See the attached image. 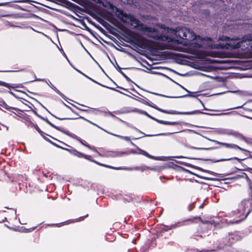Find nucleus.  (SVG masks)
I'll return each instance as SVG.
<instances>
[{
	"label": "nucleus",
	"mask_w": 252,
	"mask_h": 252,
	"mask_svg": "<svg viewBox=\"0 0 252 252\" xmlns=\"http://www.w3.org/2000/svg\"><path fill=\"white\" fill-rule=\"evenodd\" d=\"M250 196L249 198L243 200L238 204V208L230 213L231 216H236V217L233 220L226 219V223L228 224L238 223L247 217L252 211V191H250Z\"/></svg>",
	"instance_id": "1"
},
{
	"label": "nucleus",
	"mask_w": 252,
	"mask_h": 252,
	"mask_svg": "<svg viewBox=\"0 0 252 252\" xmlns=\"http://www.w3.org/2000/svg\"><path fill=\"white\" fill-rule=\"evenodd\" d=\"M115 13L122 22L130 24L134 29H136L145 32L153 33L156 32L155 29L147 27L141 23L139 20L136 19L133 16L124 13L122 10L117 7L115 8Z\"/></svg>",
	"instance_id": "2"
},
{
	"label": "nucleus",
	"mask_w": 252,
	"mask_h": 252,
	"mask_svg": "<svg viewBox=\"0 0 252 252\" xmlns=\"http://www.w3.org/2000/svg\"><path fill=\"white\" fill-rule=\"evenodd\" d=\"M171 30L172 33L183 39L191 41L196 38V35L193 32L187 27H177Z\"/></svg>",
	"instance_id": "3"
},
{
	"label": "nucleus",
	"mask_w": 252,
	"mask_h": 252,
	"mask_svg": "<svg viewBox=\"0 0 252 252\" xmlns=\"http://www.w3.org/2000/svg\"><path fill=\"white\" fill-rule=\"evenodd\" d=\"M198 221H200L202 222V223H205V224H214V226L216 225V223L214 221V220H205L203 221L201 220L200 217H193L191 218L188 219L187 220H184V221L182 222H178V223H176L174 224H172L170 226H164L165 228V230L167 231L168 230H170L173 228H175L177 227L181 226L182 225H186L187 224V222L189 221L190 223H194L197 222Z\"/></svg>",
	"instance_id": "4"
},
{
	"label": "nucleus",
	"mask_w": 252,
	"mask_h": 252,
	"mask_svg": "<svg viewBox=\"0 0 252 252\" xmlns=\"http://www.w3.org/2000/svg\"><path fill=\"white\" fill-rule=\"evenodd\" d=\"M154 108L158 110L159 111H160L161 112H163L164 113L168 114H174V115H194V114H206V115H215V114H211L208 113L206 112H201L200 110H196L192 111H188V112H179L175 110H166L162 109L158 107H157L156 105H155V107H154Z\"/></svg>",
	"instance_id": "5"
},
{
	"label": "nucleus",
	"mask_w": 252,
	"mask_h": 252,
	"mask_svg": "<svg viewBox=\"0 0 252 252\" xmlns=\"http://www.w3.org/2000/svg\"><path fill=\"white\" fill-rule=\"evenodd\" d=\"M227 45L230 46L231 49H236L241 48L243 46L245 47L246 45H248V48L250 49L249 46H250L251 49H252V40H241L239 41H231Z\"/></svg>",
	"instance_id": "6"
},
{
	"label": "nucleus",
	"mask_w": 252,
	"mask_h": 252,
	"mask_svg": "<svg viewBox=\"0 0 252 252\" xmlns=\"http://www.w3.org/2000/svg\"><path fill=\"white\" fill-rule=\"evenodd\" d=\"M209 140L211 141H212L217 144H219V145H220L221 146H222L224 147H225L226 148H228V149H239V150H242V151H248L247 150L238 146V145L235 144H233V143H224V142H220V141H218L217 140H212V139H208Z\"/></svg>",
	"instance_id": "7"
},
{
	"label": "nucleus",
	"mask_w": 252,
	"mask_h": 252,
	"mask_svg": "<svg viewBox=\"0 0 252 252\" xmlns=\"http://www.w3.org/2000/svg\"><path fill=\"white\" fill-rule=\"evenodd\" d=\"M240 239V237L236 232L229 234L226 238V240L227 241L228 245L233 244Z\"/></svg>",
	"instance_id": "8"
},
{
	"label": "nucleus",
	"mask_w": 252,
	"mask_h": 252,
	"mask_svg": "<svg viewBox=\"0 0 252 252\" xmlns=\"http://www.w3.org/2000/svg\"><path fill=\"white\" fill-rule=\"evenodd\" d=\"M192 45L193 43H188L185 42L182 45H178L177 49L180 51L189 52L192 47H195V46H192Z\"/></svg>",
	"instance_id": "9"
},
{
	"label": "nucleus",
	"mask_w": 252,
	"mask_h": 252,
	"mask_svg": "<svg viewBox=\"0 0 252 252\" xmlns=\"http://www.w3.org/2000/svg\"><path fill=\"white\" fill-rule=\"evenodd\" d=\"M136 154V152L132 150L130 151H113V156L112 158H116V157H120L122 156L123 155H128L129 154Z\"/></svg>",
	"instance_id": "10"
},
{
	"label": "nucleus",
	"mask_w": 252,
	"mask_h": 252,
	"mask_svg": "<svg viewBox=\"0 0 252 252\" xmlns=\"http://www.w3.org/2000/svg\"><path fill=\"white\" fill-rule=\"evenodd\" d=\"M44 121H45L47 124H48L49 125H50L52 127L55 128L56 129L59 130V131H60L62 132H63V133H65L66 134V135H70V134H69V131H67V130H65L63 129H62L61 127L58 126H55V125H54L53 124H52L51 122H50L47 118H45L44 120Z\"/></svg>",
	"instance_id": "11"
},
{
	"label": "nucleus",
	"mask_w": 252,
	"mask_h": 252,
	"mask_svg": "<svg viewBox=\"0 0 252 252\" xmlns=\"http://www.w3.org/2000/svg\"><path fill=\"white\" fill-rule=\"evenodd\" d=\"M78 71L79 72H80V73H81L82 74H83L84 76H85L86 77H87V78H88L89 79L91 80V81H92L93 82H94L95 83H96L99 85H101V86H103L104 87H106L107 88H108L110 90H113V91H115L116 92H119L121 94H124L123 93L121 92V91H119V90H117L116 89H115V88H112V87H107L106 86H104V85H101L100 84V83H98L97 82H96V81L94 80V79L91 78L90 77H88V76H87L86 75H85V74H84L83 73L81 72L80 71H79L78 70Z\"/></svg>",
	"instance_id": "12"
},
{
	"label": "nucleus",
	"mask_w": 252,
	"mask_h": 252,
	"mask_svg": "<svg viewBox=\"0 0 252 252\" xmlns=\"http://www.w3.org/2000/svg\"><path fill=\"white\" fill-rule=\"evenodd\" d=\"M134 170H140L141 171H145L146 170H154V169L153 168H152V167H148L147 166H146V165H142V166H135L133 168Z\"/></svg>",
	"instance_id": "13"
},
{
	"label": "nucleus",
	"mask_w": 252,
	"mask_h": 252,
	"mask_svg": "<svg viewBox=\"0 0 252 252\" xmlns=\"http://www.w3.org/2000/svg\"><path fill=\"white\" fill-rule=\"evenodd\" d=\"M116 65L115 66L117 70L126 79L127 81H131L130 79L127 77L123 71H122V68L119 66L117 62H116Z\"/></svg>",
	"instance_id": "14"
},
{
	"label": "nucleus",
	"mask_w": 252,
	"mask_h": 252,
	"mask_svg": "<svg viewBox=\"0 0 252 252\" xmlns=\"http://www.w3.org/2000/svg\"><path fill=\"white\" fill-rule=\"evenodd\" d=\"M138 150L139 151L140 153L139 154H141V155H143L146 157H147V158H151V159H157V158L153 156H151L150 155V154H149L147 152L142 150V149H140L139 148H138Z\"/></svg>",
	"instance_id": "15"
},
{
	"label": "nucleus",
	"mask_w": 252,
	"mask_h": 252,
	"mask_svg": "<svg viewBox=\"0 0 252 252\" xmlns=\"http://www.w3.org/2000/svg\"><path fill=\"white\" fill-rule=\"evenodd\" d=\"M79 141L82 144L84 145L85 146L87 147L89 149H90V150L93 151L94 152H95L96 153V154L98 156H102L101 154L100 153H99L94 147H92L90 146L89 144L85 143H83L80 140H79Z\"/></svg>",
	"instance_id": "16"
},
{
	"label": "nucleus",
	"mask_w": 252,
	"mask_h": 252,
	"mask_svg": "<svg viewBox=\"0 0 252 252\" xmlns=\"http://www.w3.org/2000/svg\"><path fill=\"white\" fill-rule=\"evenodd\" d=\"M159 123L163 125H178L180 124V122H168V121H159Z\"/></svg>",
	"instance_id": "17"
},
{
	"label": "nucleus",
	"mask_w": 252,
	"mask_h": 252,
	"mask_svg": "<svg viewBox=\"0 0 252 252\" xmlns=\"http://www.w3.org/2000/svg\"><path fill=\"white\" fill-rule=\"evenodd\" d=\"M43 137L44 138V139L45 140H46L48 142H49L50 143H51L52 145H53L54 146L59 148H61V149H62L63 150H66L67 151H69V149H66V148H63L61 146H60V145L53 142L52 141H51L49 139H48V138H47L46 137H45V136H43Z\"/></svg>",
	"instance_id": "18"
},
{
	"label": "nucleus",
	"mask_w": 252,
	"mask_h": 252,
	"mask_svg": "<svg viewBox=\"0 0 252 252\" xmlns=\"http://www.w3.org/2000/svg\"><path fill=\"white\" fill-rule=\"evenodd\" d=\"M225 134H227L228 135H234V136L236 137H238L239 138H241L245 141H246V138L243 136L242 135L240 134V133H237V132H234V133H233V132H227V133H225Z\"/></svg>",
	"instance_id": "19"
},
{
	"label": "nucleus",
	"mask_w": 252,
	"mask_h": 252,
	"mask_svg": "<svg viewBox=\"0 0 252 252\" xmlns=\"http://www.w3.org/2000/svg\"><path fill=\"white\" fill-rule=\"evenodd\" d=\"M102 156L101 157H104L107 158H112L113 156V151H105L104 152L103 154H101Z\"/></svg>",
	"instance_id": "20"
},
{
	"label": "nucleus",
	"mask_w": 252,
	"mask_h": 252,
	"mask_svg": "<svg viewBox=\"0 0 252 252\" xmlns=\"http://www.w3.org/2000/svg\"><path fill=\"white\" fill-rule=\"evenodd\" d=\"M109 134H111V135H113L115 136H116L117 137H119L121 139H124L126 141H130V138L129 137H127V136H121V135H117V134H113V133H109Z\"/></svg>",
	"instance_id": "21"
},
{
	"label": "nucleus",
	"mask_w": 252,
	"mask_h": 252,
	"mask_svg": "<svg viewBox=\"0 0 252 252\" xmlns=\"http://www.w3.org/2000/svg\"><path fill=\"white\" fill-rule=\"evenodd\" d=\"M141 102H142L143 103L148 105V106H149L151 107H153L154 108V107H155V104H154L152 102L149 101V100H146L145 99H142V100L141 101Z\"/></svg>",
	"instance_id": "22"
},
{
	"label": "nucleus",
	"mask_w": 252,
	"mask_h": 252,
	"mask_svg": "<svg viewBox=\"0 0 252 252\" xmlns=\"http://www.w3.org/2000/svg\"><path fill=\"white\" fill-rule=\"evenodd\" d=\"M70 153H71L73 155H75V156H76L78 157H82V156L83 155V154L79 152H78L77 151H76V150L74 149L71 152L70 151V150H69V151Z\"/></svg>",
	"instance_id": "23"
},
{
	"label": "nucleus",
	"mask_w": 252,
	"mask_h": 252,
	"mask_svg": "<svg viewBox=\"0 0 252 252\" xmlns=\"http://www.w3.org/2000/svg\"><path fill=\"white\" fill-rule=\"evenodd\" d=\"M47 111L52 116H53L54 117H55V118L58 119V120H74V119H76L77 118H59V117H58L57 116L52 114L50 112H49L47 109Z\"/></svg>",
	"instance_id": "24"
},
{
	"label": "nucleus",
	"mask_w": 252,
	"mask_h": 252,
	"mask_svg": "<svg viewBox=\"0 0 252 252\" xmlns=\"http://www.w3.org/2000/svg\"><path fill=\"white\" fill-rule=\"evenodd\" d=\"M244 179H245L249 184L250 189H251V191H252V184L251 183V181L248 176L246 174V176H244Z\"/></svg>",
	"instance_id": "25"
},
{
	"label": "nucleus",
	"mask_w": 252,
	"mask_h": 252,
	"mask_svg": "<svg viewBox=\"0 0 252 252\" xmlns=\"http://www.w3.org/2000/svg\"><path fill=\"white\" fill-rule=\"evenodd\" d=\"M233 159L237 160L239 161H240L241 160V159L235 157L234 158H227V159H219V160H217L215 161V162H220V161H226V160H229Z\"/></svg>",
	"instance_id": "26"
},
{
	"label": "nucleus",
	"mask_w": 252,
	"mask_h": 252,
	"mask_svg": "<svg viewBox=\"0 0 252 252\" xmlns=\"http://www.w3.org/2000/svg\"><path fill=\"white\" fill-rule=\"evenodd\" d=\"M23 88V86L22 84H12V87L11 88L15 89V88Z\"/></svg>",
	"instance_id": "27"
},
{
	"label": "nucleus",
	"mask_w": 252,
	"mask_h": 252,
	"mask_svg": "<svg viewBox=\"0 0 252 252\" xmlns=\"http://www.w3.org/2000/svg\"><path fill=\"white\" fill-rule=\"evenodd\" d=\"M1 85L9 89L12 87V84L7 83L4 82L1 83Z\"/></svg>",
	"instance_id": "28"
},
{
	"label": "nucleus",
	"mask_w": 252,
	"mask_h": 252,
	"mask_svg": "<svg viewBox=\"0 0 252 252\" xmlns=\"http://www.w3.org/2000/svg\"><path fill=\"white\" fill-rule=\"evenodd\" d=\"M189 148L190 149H196V150H210V149H212L213 148H197V147H193V146H190L189 147Z\"/></svg>",
	"instance_id": "29"
},
{
	"label": "nucleus",
	"mask_w": 252,
	"mask_h": 252,
	"mask_svg": "<svg viewBox=\"0 0 252 252\" xmlns=\"http://www.w3.org/2000/svg\"><path fill=\"white\" fill-rule=\"evenodd\" d=\"M246 173L245 172H241L240 174L236 175V178H244V176H245Z\"/></svg>",
	"instance_id": "30"
},
{
	"label": "nucleus",
	"mask_w": 252,
	"mask_h": 252,
	"mask_svg": "<svg viewBox=\"0 0 252 252\" xmlns=\"http://www.w3.org/2000/svg\"><path fill=\"white\" fill-rule=\"evenodd\" d=\"M53 90L61 96H62L63 98H64L65 96L60 92L56 88H53Z\"/></svg>",
	"instance_id": "31"
},
{
	"label": "nucleus",
	"mask_w": 252,
	"mask_h": 252,
	"mask_svg": "<svg viewBox=\"0 0 252 252\" xmlns=\"http://www.w3.org/2000/svg\"><path fill=\"white\" fill-rule=\"evenodd\" d=\"M199 169L200 170H201L202 171H204V172H207V173H209L211 174H214V172H213V171H209V170H205V169H203L202 168H199Z\"/></svg>",
	"instance_id": "32"
},
{
	"label": "nucleus",
	"mask_w": 252,
	"mask_h": 252,
	"mask_svg": "<svg viewBox=\"0 0 252 252\" xmlns=\"http://www.w3.org/2000/svg\"><path fill=\"white\" fill-rule=\"evenodd\" d=\"M8 93L16 98H21V97L15 94H14L13 92H11V91H8Z\"/></svg>",
	"instance_id": "33"
},
{
	"label": "nucleus",
	"mask_w": 252,
	"mask_h": 252,
	"mask_svg": "<svg viewBox=\"0 0 252 252\" xmlns=\"http://www.w3.org/2000/svg\"><path fill=\"white\" fill-rule=\"evenodd\" d=\"M35 128L36 129V130L41 134L42 135V134L43 133V132L40 129V128H39V127L36 125L35 126Z\"/></svg>",
	"instance_id": "34"
},
{
	"label": "nucleus",
	"mask_w": 252,
	"mask_h": 252,
	"mask_svg": "<svg viewBox=\"0 0 252 252\" xmlns=\"http://www.w3.org/2000/svg\"><path fill=\"white\" fill-rule=\"evenodd\" d=\"M91 160L93 161V162H94V163H96L97 164H98L99 165H100V166H104V167H106V166H107V165L99 163V162H97V161H96L95 160Z\"/></svg>",
	"instance_id": "35"
},
{
	"label": "nucleus",
	"mask_w": 252,
	"mask_h": 252,
	"mask_svg": "<svg viewBox=\"0 0 252 252\" xmlns=\"http://www.w3.org/2000/svg\"><path fill=\"white\" fill-rule=\"evenodd\" d=\"M91 160L93 161V162H94V163H96L97 164H98L99 165H100V166H104V167H106V166H107V165L99 163V162H97V161H96L95 160Z\"/></svg>",
	"instance_id": "36"
},
{
	"label": "nucleus",
	"mask_w": 252,
	"mask_h": 252,
	"mask_svg": "<svg viewBox=\"0 0 252 252\" xmlns=\"http://www.w3.org/2000/svg\"><path fill=\"white\" fill-rule=\"evenodd\" d=\"M166 133H160L156 135H147V134H144V136H157V135H166Z\"/></svg>",
	"instance_id": "37"
},
{
	"label": "nucleus",
	"mask_w": 252,
	"mask_h": 252,
	"mask_svg": "<svg viewBox=\"0 0 252 252\" xmlns=\"http://www.w3.org/2000/svg\"><path fill=\"white\" fill-rule=\"evenodd\" d=\"M113 82V83L115 84V85L116 86V87L117 88H119L121 90H125V91H128L126 89L123 88V87H121L120 86H119L117 84H116V83L115 82H114L113 81H112Z\"/></svg>",
	"instance_id": "38"
},
{
	"label": "nucleus",
	"mask_w": 252,
	"mask_h": 252,
	"mask_svg": "<svg viewBox=\"0 0 252 252\" xmlns=\"http://www.w3.org/2000/svg\"><path fill=\"white\" fill-rule=\"evenodd\" d=\"M72 105L73 106H74L75 108H76L77 109L79 110H81V111H84V112H88V109H81V108H79V107H78L77 106H76L75 105L72 104Z\"/></svg>",
	"instance_id": "39"
},
{
	"label": "nucleus",
	"mask_w": 252,
	"mask_h": 252,
	"mask_svg": "<svg viewBox=\"0 0 252 252\" xmlns=\"http://www.w3.org/2000/svg\"><path fill=\"white\" fill-rule=\"evenodd\" d=\"M106 167H107V168H111V169H120L121 168L120 167H113L112 166H110V165H108L107 166H106Z\"/></svg>",
	"instance_id": "40"
},
{
	"label": "nucleus",
	"mask_w": 252,
	"mask_h": 252,
	"mask_svg": "<svg viewBox=\"0 0 252 252\" xmlns=\"http://www.w3.org/2000/svg\"><path fill=\"white\" fill-rule=\"evenodd\" d=\"M92 125H94V126H97V127H98L99 128H100V129H102V130H103V131H105V132H107V133H109V132H107L106 130L104 129H103V128H102V127H100L99 126H98L97 125H96V124H94V123H92Z\"/></svg>",
	"instance_id": "41"
},
{
	"label": "nucleus",
	"mask_w": 252,
	"mask_h": 252,
	"mask_svg": "<svg viewBox=\"0 0 252 252\" xmlns=\"http://www.w3.org/2000/svg\"><path fill=\"white\" fill-rule=\"evenodd\" d=\"M92 125H94V126H97V127H98L99 128H100V129H102V130H103V131H105V132H107V133H109V132H107L106 130L104 129H103V128H102V127H100L99 126H98L97 125H96V124H94V123H92Z\"/></svg>",
	"instance_id": "42"
},
{
	"label": "nucleus",
	"mask_w": 252,
	"mask_h": 252,
	"mask_svg": "<svg viewBox=\"0 0 252 252\" xmlns=\"http://www.w3.org/2000/svg\"><path fill=\"white\" fill-rule=\"evenodd\" d=\"M92 125H94V126H97V127H98L99 128H100V129H102V130H103V131H105V132H107V133H109V132H107L106 130L104 129H103V128H102V127H100L99 126H98L97 125H96V124H94V123H92Z\"/></svg>",
	"instance_id": "43"
},
{
	"label": "nucleus",
	"mask_w": 252,
	"mask_h": 252,
	"mask_svg": "<svg viewBox=\"0 0 252 252\" xmlns=\"http://www.w3.org/2000/svg\"><path fill=\"white\" fill-rule=\"evenodd\" d=\"M92 125H94V126H97V127H98L99 128H100V129H102V130H103V131H105V132H107V133H109V132H107L106 130L104 129H103V128H102V127H100L99 126H98L97 125H96V124H94V123H92Z\"/></svg>",
	"instance_id": "44"
},
{
	"label": "nucleus",
	"mask_w": 252,
	"mask_h": 252,
	"mask_svg": "<svg viewBox=\"0 0 252 252\" xmlns=\"http://www.w3.org/2000/svg\"><path fill=\"white\" fill-rule=\"evenodd\" d=\"M214 252V250H203L202 251H199L198 252Z\"/></svg>",
	"instance_id": "45"
},
{
	"label": "nucleus",
	"mask_w": 252,
	"mask_h": 252,
	"mask_svg": "<svg viewBox=\"0 0 252 252\" xmlns=\"http://www.w3.org/2000/svg\"><path fill=\"white\" fill-rule=\"evenodd\" d=\"M79 118H80V119H83V120H84L85 121H87V122H88L90 123V124H92V123H93V122H91L90 121H89V120H88L86 119V118H84V117H83L79 116Z\"/></svg>",
	"instance_id": "46"
},
{
	"label": "nucleus",
	"mask_w": 252,
	"mask_h": 252,
	"mask_svg": "<svg viewBox=\"0 0 252 252\" xmlns=\"http://www.w3.org/2000/svg\"><path fill=\"white\" fill-rule=\"evenodd\" d=\"M79 118H80V119H83V120H84L85 121H87V122H88L90 123V124H92V123H93V122H91L90 121H89V120H88L86 119V118H84V117H83L79 116Z\"/></svg>",
	"instance_id": "47"
},
{
	"label": "nucleus",
	"mask_w": 252,
	"mask_h": 252,
	"mask_svg": "<svg viewBox=\"0 0 252 252\" xmlns=\"http://www.w3.org/2000/svg\"><path fill=\"white\" fill-rule=\"evenodd\" d=\"M149 118H151V119L156 121V122H158V123H159V121H162V120H158V119H156L155 118L153 117L151 115L150 116V117Z\"/></svg>",
	"instance_id": "48"
},
{
	"label": "nucleus",
	"mask_w": 252,
	"mask_h": 252,
	"mask_svg": "<svg viewBox=\"0 0 252 252\" xmlns=\"http://www.w3.org/2000/svg\"><path fill=\"white\" fill-rule=\"evenodd\" d=\"M149 118H151V119L156 121V122H158V123H159V121H162V120H158V119H156L155 118L153 117L151 115L150 116V117Z\"/></svg>",
	"instance_id": "49"
},
{
	"label": "nucleus",
	"mask_w": 252,
	"mask_h": 252,
	"mask_svg": "<svg viewBox=\"0 0 252 252\" xmlns=\"http://www.w3.org/2000/svg\"><path fill=\"white\" fill-rule=\"evenodd\" d=\"M36 227H33V228H30V229H26V230L25 231V232H31L33 230H34L35 229Z\"/></svg>",
	"instance_id": "50"
},
{
	"label": "nucleus",
	"mask_w": 252,
	"mask_h": 252,
	"mask_svg": "<svg viewBox=\"0 0 252 252\" xmlns=\"http://www.w3.org/2000/svg\"><path fill=\"white\" fill-rule=\"evenodd\" d=\"M220 40H228L229 39V38L227 36L222 37V38H220Z\"/></svg>",
	"instance_id": "51"
},
{
	"label": "nucleus",
	"mask_w": 252,
	"mask_h": 252,
	"mask_svg": "<svg viewBox=\"0 0 252 252\" xmlns=\"http://www.w3.org/2000/svg\"><path fill=\"white\" fill-rule=\"evenodd\" d=\"M82 157H83L87 159H90V158H91V156H88V155H85L83 154V155L82 156Z\"/></svg>",
	"instance_id": "52"
},
{
	"label": "nucleus",
	"mask_w": 252,
	"mask_h": 252,
	"mask_svg": "<svg viewBox=\"0 0 252 252\" xmlns=\"http://www.w3.org/2000/svg\"><path fill=\"white\" fill-rule=\"evenodd\" d=\"M187 96H191V97H196V95H195V94H192V95H190V94H186V95H185L183 96V97H187Z\"/></svg>",
	"instance_id": "53"
},
{
	"label": "nucleus",
	"mask_w": 252,
	"mask_h": 252,
	"mask_svg": "<svg viewBox=\"0 0 252 252\" xmlns=\"http://www.w3.org/2000/svg\"><path fill=\"white\" fill-rule=\"evenodd\" d=\"M142 114H144L145 115L147 116L148 117H150V116L149 114H148L147 113V112H146V111H143L142 112Z\"/></svg>",
	"instance_id": "54"
},
{
	"label": "nucleus",
	"mask_w": 252,
	"mask_h": 252,
	"mask_svg": "<svg viewBox=\"0 0 252 252\" xmlns=\"http://www.w3.org/2000/svg\"><path fill=\"white\" fill-rule=\"evenodd\" d=\"M242 106H237V107H234V108H229L228 109L229 110H232V109H238V108H242Z\"/></svg>",
	"instance_id": "55"
},
{
	"label": "nucleus",
	"mask_w": 252,
	"mask_h": 252,
	"mask_svg": "<svg viewBox=\"0 0 252 252\" xmlns=\"http://www.w3.org/2000/svg\"><path fill=\"white\" fill-rule=\"evenodd\" d=\"M180 86L183 88L184 90H186L187 92H188L189 93H191V92H190L188 90H187L186 88H185L183 86H182V85H180Z\"/></svg>",
	"instance_id": "56"
},
{
	"label": "nucleus",
	"mask_w": 252,
	"mask_h": 252,
	"mask_svg": "<svg viewBox=\"0 0 252 252\" xmlns=\"http://www.w3.org/2000/svg\"><path fill=\"white\" fill-rule=\"evenodd\" d=\"M180 86L183 88L184 90H186L187 92H188L189 93H191V92H190L188 90H187L186 88H185L183 86H182V85H180Z\"/></svg>",
	"instance_id": "57"
},
{
	"label": "nucleus",
	"mask_w": 252,
	"mask_h": 252,
	"mask_svg": "<svg viewBox=\"0 0 252 252\" xmlns=\"http://www.w3.org/2000/svg\"><path fill=\"white\" fill-rule=\"evenodd\" d=\"M73 113H74L76 115H78L77 112H75L72 108L70 109Z\"/></svg>",
	"instance_id": "58"
},
{
	"label": "nucleus",
	"mask_w": 252,
	"mask_h": 252,
	"mask_svg": "<svg viewBox=\"0 0 252 252\" xmlns=\"http://www.w3.org/2000/svg\"><path fill=\"white\" fill-rule=\"evenodd\" d=\"M37 116H38L40 119H42V120H43L44 121V120L45 118H44V117H42V116H39V115H37Z\"/></svg>",
	"instance_id": "59"
},
{
	"label": "nucleus",
	"mask_w": 252,
	"mask_h": 252,
	"mask_svg": "<svg viewBox=\"0 0 252 252\" xmlns=\"http://www.w3.org/2000/svg\"><path fill=\"white\" fill-rule=\"evenodd\" d=\"M153 94H155L156 95H160V96H166L165 95H164L163 94H157V93H153Z\"/></svg>",
	"instance_id": "60"
},
{
	"label": "nucleus",
	"mask_w": 252,
	"mask_h": 252,
	"mask_svg": "<svg viewBox=\"0 0 252 252\" xmlns=\"http://www.w3.org/2000/svg\"><path fill=\"white\" fill-rule=\"evenodd\" d=\"M243 116L244 117H246L247 118H248L249 119L252 120V117L247 116Z\"/></svg>",
	"instance_id": "61"
},
{
	"label": "nucleus",
	"mask_w": 252,
	"mask_h": 252,
	"mask_svg": "<svg viewBox=\"0 0 252 252\" xmlns=\"http://www.w3.org/2000/svg\"><path fill=\"white\" fill-rule=\"evenodd\" d=\"M50 87L52 89H53V88H54V89H55V88H56V87H55L53 84H52L51 83V85H50Z\"/></svg>",
	"instance_id": "62"
},
{
	"label": "nucleus",
	"mask_w": 252,
	"mask_h": 252,
	"mask_svg": "<svg viewBox=\"0 0 252 252\" xmlns=\"http://www.w3.org/2000/svg\"><path fill=\"white\" fill-rule=\"evenodd\" d=\"M93 110H96L97 111H99V112H101V111H100L99 110H98V109H96V108H91Z\"/></svg>",
	"instance_id": "63"
},
{
	"label": "nucleus",
	"mask_w": 252,
	"mask_h": 252,
	"mask_svg": "<svg viewBox=\"0 0 252 252\" xmlns=\"http://www.w3.org/2000/svg\"><path fill=\"white\" fill-rule=\"evenodd\" d=\"M190 206H191V204H190L189 206V207H188V210L189 211H190L191 210V209L190 208Z\"/></svg>",
	"instance_id": "64"
}]
</instances>
